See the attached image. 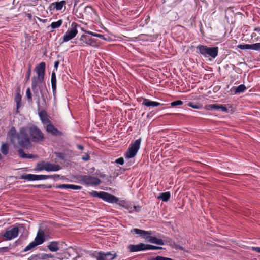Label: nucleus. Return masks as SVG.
Instances as JSON below:
<instances>
[{
	"label": "nucleus",
	"instance_id": "nucleus-1",
	"mask_svg": "<svg viewBox=\"0 0 260 260\" xmlns=\"http://www.w3.org/2000/svg\"><path fill=\"white\" fill-rule=\"evenodd\" d=\"M7 135L12 143H14L17 139L18 145L22 148L17 150L18 155L20 157L29 159L37 157V155L32 154H26L22 149H28L31 146L29 136L24 128H21L19 132H17L15 127H12L8 131Z\"/></svg>",
	"mask_w": 260,
	"mask_h": 260
},
{
	"label": "nucleus",
	"instance_id": "nucleus-2",
	"mask_svg": "<svg viewBox=\"0 0 260 260\" xmlns=\"http://www.w3.org/2000/svg\"><path fill=\"white\" fill-rule=\"evenodd\" d=\"M45 68L46 64L44 62H41L37 65L35 68V71L36 72L37 76H34L32 78L31 88L34 94L38 97L37 103L39 109H40V105L37 87H38L41 98L44 102L46 101V98H47L48 94V91L45 82Z\"/></svg>",
	"mask_w": 260,
	"mask_h": 260
},
{
	"label": "nucleus",
	"instance_id": "nucleus-3",
	"mask_svg": "<svg viewBox=\"0 0 260 260\" xmlns=\"http://www.w3.org/2000/svg\"><path fill=\"white\" fill-rule=\"evenodd\" d=\"M197 52L201 56L211 61L218 55L219 48L218 47H209L206 45H199L196 47Z\"/></svg>",
	"mask_w": 260,
	"mask_h": 260
},
{
	"label": "nucleus",
	"instance_id": "nucleus-4",
	"mask_svg": "<svg viewBox=\"0 0 260 260\" xmlns=\"http://www.w3.org/2000/svg\"><path fill=\"white\" fill-rule=\"evenodd\" d=\"M131 232L133 234H136L139 235L140 236L143 237L149 242L160 245H164V241L161 239H158L156 237L152 236L150 231H146L139 229L134 228L131 230Z\"/></svg>",
	"mask_w": 260,
	"mask_h": 260
},
{
	"label": "nucleus",
	"instance_id": "nucleus-5",
	"mask_svg": "<svg viewBox=\"0 0 260 260\" xmlns=\"http://www.w3.org/2000/svg\"><path fill=\"white\" fill-rule=\"evenodd\" d=\"M90 194L93 197H98L110 203H116L118 201V198L117 197L106 192H98L93 190L90 193Z\"/></svg>",
	"mask_w": 260,
	"mask_h": 260
},
{
	"label": "nucleus",
	"instance_id": "nucleus-6",
	"mask_svg": "<svg viewBox=\"0 0 260 260\" xmlns=\"http://www.w3.org/2000/svg\"><path fill=\"white\" fill-rule=\"evenodd\" d=\"M59 177V175H46L28 174L21 175L20 178L21 179L27 180L28 181H36Z\"/></svg>",
	"mask_w": 260,
	"mask_h": 260
},
{
	"label": "nucleus",
	"instance_id": "nucleus-7",
	"mask_svg": "<svg viewBox=\"0 0 260 260\" xmlns=\"http://www.w3.org/2000/svg\"><path fill=\"white\" fill-rule=\"evenodd\" d=\"M24 229L23 224H19L17 227H10L3 234L2 236L5 238L6 240H10L17 237L19 231Z\"/></svg>",
	"mask_w": 260,
	"mask_h": 260
},
{
	"label": "nucleus",
	"instance_id": "nucleus-8",
	"mask_svg": "<svg viewBox=\"0 0 260 260\" xmlns=\"http://www.w3.org/2000/svg\"><path fill=\"white\" fill-rule=\"evenodd\" d=\"M78 180L83 182L86 185H99L101 181L97 177H92L89 175H80L76 178Z\"/></svg>",
	"mask_w": 260,
	"mask_h": 260
},
{
	"label": "nucleus",
	"instance_id": "nucleus-9",
	"mask_svg": "<svg viewBox=\"0 0 260 260\" xmlns=\"http://www.w3.org/2000/svg\"><path fill=\"white\" fill-rule=\"evenodd\" d=\"M74 43L80 46H84V44L90 45L93 47L96 46V42L91 37L86 35H82L79 39H76Z\"/></svg>",
	"mask_w": 260,
	"mask_h": 260
},
{
	"label": "nucleus",
	"instance_id": "nucleus-10",
	"mask_svg": "<svg viewBox=\"0 0 260 260\" xmlns=\"http://www.w3.org/2000/svg\"><path fill=\"white\" fill-rule=\"evenodd\" d=\"M141 142V139H139L136 140L134 143L131 144L129 147L125 154L126 158H132L135 156L140 148Z\"/></svg>",
	"mask_w": 260,
	"mask_h": 260
},
{
	"label": "nucleus",
	"instance_id": "nucleus-11",
	"mask_svg": "<svg viewBox=\"0 0 260 260\" xmlns=\"http://www.w3.org/2000/svg\"><path fill=\"white\" fill-rule=\"evenodd\" d=\"M29 134L34 142H38L44 139V134L36 126L30 128Z\"/></svg>",
	"mask_w": 260,
	"mask_h": 260
},
{
	"label": "nucleus",
	"instance_id": "nucleus-12",
	"mask_svg": "<svg viewBox=\"0 0 260 260\" xmlns=\"http://www.w3.org/2000/svg\"><path fill=\"white\" fill-rule=\"evenodd\" d=\"M78 26H79V25L75 22H73L72 24L71 28L68 29L65 33L63 37V41L61 43L69 41V40L74 38L77 35L78 33L77 27Z\"/></svg>",
	"mask_w": 260,
	"mask_h": 260
},
{
	"label": "nucleus",
	"instance_id": "nucleus-13",
	"mask_svg": "<svg viewBox=\"0 0 260 260\" xmlns=\"http://www.w3.org/2000/svg\"><path fill=\"white\" fill-rule=\"evenodd\" d=\"M84 15H82V16H78V18L85 19L86 20L93 21V19L96 16V12L94 9H93L90 6H86L84 10Z\"/></svg>",
	"mask_w": 260,
	"mask_h": 260
},
{
	"label": "nucleus",
	"instance_id": "nucleus-14",
	"mask_svg": "<svg viewBox=\"0 0 260 260\" xmlns=\"http://www.w3.org/2000/svg\"><path fill=\"white\" fill-rule=\"evenodd\" d=\"M66 4V2L65 1L52 3L49 6L48 9L50 11H54L55 10L56 11H60L62 10L63 7Z\"/></svg>",
	"mask_w": 260,
	"mask_h": 260
},
{
	"label": "nucleus",
	"instance_id": "nucleus-15",
	"mask_svg": "<svg viewBox=\"0 0 260 260\" xmlns=\"http://www.w3.org/2000/svg\"><path fill=\"white\" fill-rule=\"evenodd\" d=\"M46 129L48 133L51 134L53 136H61L63 135V133L56 128L51 123L46 125Z\"/></svg>",
	"mask_w": 260,
	"mask_h": 260
},
{
	"label": "nucleus",
	"instance_id": "nucleus-16",
	"mask_svg": "<svg viewBox=\"0 0 260 260\" xmlns=\"http://www.w3.org/2000/svg\"><path fill=\"white\" fill-rule=\"evenodd\" d=\"M128 249L131 252H135L140 251L146 250V244L140 243L137 245H129Z\"/></svg>",
	"mask_w": 260,
	"mask_h": 260
},
{
	"label": "nucleus",
	"instance_id": "nucleus-17",
	"mask_svg": "<svg viewBox=\"0 0 260 260\" xmlns=\"http://www.w3.org/2000/svg\"><path fill=\"white\" fill-rule=\"evenodd\" d=\"M45 235L44 231L42 230H39L34 241L38 245H39L43 243L45 241Z\"/></svg>",
	"mask_w": 260,
	"mask_h": 260
},
{
	"label": "nucleus",
	"instance_id": "nucleus-18",
	"mask_svg": "<svg viewBox=\"0 0 260 260\" xmlns=\"http://www.w3.org/2000/svg\"><path fill=\"white\" fill-rule=\"evenodd\" d=\"M61 169V167L59 165H56L49 162H46V171H57Z\"/></svg>",
	"mask_w": 260,
	"mask_h": 260
},
{
	"label": "nucleus",
	"instance_id": "nucleus-19",
	"mask_svg": "<svg viewBox=\"0 0 260 260\" xmlns=\"http://www.w3.org/2000/svg\"><path fill=\"white\" fill-rule=\"evenodd\" d=\"M39 116L40 119L43 124H49L51 123L50 120L48 118V115L47 112L42 110L39 112Z\"/></svg>",
	"mask_w": 260,
	"mask_h": 260
},
{
	"label": "nucleus",
	"instance_id": "nucleus-20",
	"mask_svg": "<svg viewBox=\"0 0 260 260\" xmlns=\"http://www.w3.org/2000/svg\"><path fill=\"white\" fill-rule=\"evenodd\" d=\"M142 104L147 107H156L163 105V104H161L160 103L155 101H151L150 100L146 98H143Z\"/></svg>",
	"mask_w": 260,
	"mask_h": 260
},
{
	"label": "nucleus",
	"instance_id": "nucleus-21",
	"mask_svg": "<svg viewBox=\"0 0 260 260\" xmlns=\"http://www.w3.org/2000/svg\"><path fill=\"white\" fill-rule=\"evenodd\" d=\"M47 248L51 252H56L59 249L58 242L57 241L50 242L47 245Z\"/></svg>",
	"mask_w": 260,
	"mask_h": 260
},
{
	"label": "nucleus",
	"instance_id": "nucleus-22",
	"mask_svg": "<svg viewBox=\"0 0 260 260\" xmlns=\"http://www.w3.org/2000/svg\"><path fill=\"white\" fill-rule=\"evenodd\" d=\"M51 85H52V91L53 93V94L54 95L56 92V75L55 73L53 72L51 75Z\"/></svg>",
	"mask_w": 260,
	"mask_h": 260
},
{
	"label": "nucleus",
	"instance_id": "nucleus-23",
	"mask_svg": "<svg viewBox=\"0 0 260 260\" xmlns=\"http://www.w3.org/2000/svg\"><path fill=\"white\" fill-rule=\"evenodd\" d=\"M92 256L95 257L97 260H107L105 252H99L97 253H93Z\"/></svg>",
	"mask_w": 260,
	"mask_h": 260
},
{
	"label": "nucleus",
	"instance_id": "nucleus-24",
	"mask_svg": "<svg viewBox=\"0 0 260 260\" xmlns=\"http://www.w3.org/2000/svg\"><path fill=\"white\" fill-rule=\"evenodd\" d=\"M21 95L20 93H17L14 99V101L16 103L17 112H18V110L21 106Z\"/></svg>",
	"mask_w": 260,
	"mask_h": 260
},
{
	"label": "nucleus",
	"instance_id": "nucleus-25",
	"mask_svg": "<svg viewBox=\"0 0 260 260\" xmlns=\"http://www.w3.org/2000/svg\"><path fill=\"white\" fill-rule=\"evenodd\" d=\"M158 198L160 199L164 202H167L170 198V193L169 191L161 193Z\"/></svg>",
	"mask_w": 260,
	"mask_h": 260
},
{
	"label": "nucleus",
	"instance_id": "nucleus-26",
	"mask_svg": "<svg viewBox=\"0 0 260 260\" xmlns=\"http://www.w3.org/2000/svg\"><path fill=\"white\" fill-rule=\"evenodd\" d=\"M213 109L216 110H220L222 112H227L228 110L225 106V105H219V104H214Z\"/></svg>",
	"mask_w": 260,
	"mask_h": 260
},
{
	"label": "nucleus",
	"instance_id": "nucleus-27",
	"mask_svg": "<svg viewBox=\"0 0 260 260\" xmlns=\"http://www.w3.org/2000/svg\"><path fill=\"white\" fill-rule=\"evenodd\" d=\"M46 162L43 161L38 162L36 165V168L35 170L36 171H42L46 170Z\"/></svg>",
	"mask_w": 260,
	"mask_h": 260
},
{
	"label": "nucleus",
	"instance_id": "nucleus-28",
	"mask_svg": "<svg viewBox=\"0 0 260 260\" xmlns=\"http://www.w3.org/2000/svg\"><path fill=\"white\" fill-rule=\"evenodd\" d=\"M1 151L2 153L5 155H6L9 153V145L7 143H3L1 148Z\"/></svg>",
	"mask_w": 260,
	"mask_h": 260
},
{
	"label": "nucleus",
	"instance_id": "nucleus-29",
	"mask_svg": "<svg viewBox=\"0 0 260 260\" xmlns=\"http://www.w3.org/2000/svg\"><path fill=\"white\" fill-rule=\"evenodd\" d=\"M235 93H240L243 92L246 89V86L244 84H241L238 87L235 88Z\"/></svg>",
	"mask_w": 260,
	"mask_h": 260
},
{
	"label": "nucleus",
	"instance_id": "nucleus-30",
	"mask_svg": "<svg viewBox=\"0 0 260 260\" xmlns=\"http://www.w3.org/2000/svg\"><path fill=\"white\" fill-rule=\"evenodd\" d=\"M62 23H63L62 20L60 19L56 22H53L51 24L50 27L52 29L58 28L62 25Z\"/></svg>",
	"mask_w": 260,
	"mask_h": 260
},
{
	"label": "nucleus",
	"instance_id": "nucleus-31",
	"mask_svg": "<svg viewBox=\"0 0 260 260\" xmlns=\"http://www.w3.org/2000/svg\"><path fill=\"white\" fill-rule=\"evenodd\" d=\"M38 245L36 242L34 241L33 242L30 243L28 245H27L24 249V251H29L32 248H35L36 246Z\"/></svg>",
	"mask_w": 260,
	"mask_h": 260
},
{
	"label": "nucleus",
	"instance_id": "nucleus-32",
	"mask_svg": "<svg viewBox=\"0 0 260 260\" xmlns=\"http://www.w3.org/2000/svg\"><path fill=\"white\" fill-rule=\"evenodd\" d=\"M26 96L29 103H32V94L31 92L30 88H27L26 91Z\"/></svg>",
	"mask_w": 260,
	"mask_h": 260
},
{
	"label": "nucleus",
	"instance_id": "nucleus-33",
	"mask_svg": "<svg viewBox=\"0 0 260 260\" xmlns=\"http://www.w3.org/2000/svg\"><path fill=\"white\" fill-rule=\"evenodd\" d=\"M105 254L107 260H113L117 257L116 253L112 254L110 252H105Z\"/></svg>",
	"mask_w": 260,
	"mask_h": 260
},
{
	"label": "nucleus",
	"instance_id": "nucleus-34",
	"mask_svg": "<svg viewBox=\"0 0 260 260\" xmlns=\"http://www.w3.org/2000/svg\"><path fill=\"white\" fill-rule=\"evenodd\" d=\"M170 245L171 246V247L173 248H174L176 250H183L184 248L181 246L180 245L176 244L174 242L171 241V243H170Z\"/></svg>",
	"mask_w": 260,
	"mask_h": 260
},
{
	"label": "nucleus",
	"instance_id": "nucleus-35",
	"mask_svg": "<svg viewBox=\"0 0 260 260\" xmlns=\"http://www.w3.org/2000/svg\"><path fill=\"white\" fill-rule=\"evenodd\" d=\"M157 249H163L161 247H158L149 244H146V250H157Z\"/></svg>",
	"mask_w": 260,
	"mask_h": 260
},
{
	"label": "nucleus",
	"instance_id": "nucleus-36",
	"mask_svg": "<svg viewBox=\"0 0 260 260\" xmlns=\"http://www.w3.org/2000/svg\"><path fill=\"white\" fill-rule=\"evenodd\" d=\"M251 44H240L238 45V48L240 49H251Z\"/></svg>",
	"mask_w": 260,
	"mask_h": 260
},
{
	"label": "nucleus",
	"instance_id": "nucleus-37",
	"mask_svg": "<svg viewBox=\"0 0 260 260\" xmlns=\"http://www.w3.org/2000/svg\"><path fill=\"white\" fill-rule=\"evenodd\" d=\"M187 105L190 107H192L196 109H200L202 107V106L200 105L199 104H194L192 102L188 103L187 104Z\"/></svg>",
	"mask_w": 260,
	"mask_h": 260
},
{
	"label": "nucleus",
	"instance_id": "nucleus-38",
	"mask_svg": "<svg viewBox=\"0 0 260 260\" xmlns=\"http://www.w3.org/2000/svg\"><path fill=\"white\" fill-rule=\"evenodd\" d=\"M251 50H257L260 51V43H257L253 44H251Z\"/></svg>",
	"mask_w": 260,
	"mask_h": 260
},
{
	"label": "nucleus",
	"instance_id": "nucleus-39",
	"mask_svg": "<svg viewBox=\"0 0 260 260\" xmlns=\"http://www.w3.org/2000/svg\"><path fill=\"white\" fill-rule=\"evenodd\" d=\"M183 102L181 100L175 101L171 103V106L172 107H176L179 105H182L183 104Z\"/></svg>",
	"mask_w": 260,
	"mask_h": 260
},
{
	"label": "nucleus",
	"instance_id": "nucleus-40",
	"mask_svg": "<svg viewBox=\"0 0 260 260\" xmlns=\"http://www.w3.org/2000/svg\"><path fill=\"white\" fill-rule=\"evenodd\" d=\"M31 66L29 65V68L28 69L26 75L25 76V80L26 82H28L29 80L30 77L31 75Z\"/></svg>",
	"mask_w": 260,
	"mask_h": 260
},
{
	"label": "nucleus",
	"instance_id": "nucleus-41",
	"mask_svg": "<svg viewBox=\"0 0 260 260\" xmlns=\"http://www.w3.org/2000/svg\"><path fill=\"white\" fill-rule=\"evenodd\" d=\"M82 187L81 186L75 185L73 184H69L68 189H73V190H79L81 189Z\"/></svg>",
	"mask_w": 260,
	"mask_h": 260
},
{
	"label": "nucleus",
	"instance_id": "nucleus-42",
	"mask_svg": "<svg viewBox=\"0 0 260 260\" xmlns=\"http://www.w3.org/2000/svg\"><path fill=\"white\" fill-rule=\"evenodd\" d=\"M55 154L56 156L59 158L60 159L64 160H65V156L64 153L62 152H55Z\"/></svg>",
	"mask_w": 260,
	"mask_h": 260
},
{
	"label": "nucleus",
	"instance_id": "nucleus-43",
	"mask_svg": "<svg viewBox=\"0 0 260 260\" xmlns=\"http://www.w3.org/2000/svg\"><path fill=\"white\" fill-rule=\"evenodd\" d=\"M40 254L32 255L27 260H41Z\"/></svg>",
	"mask_w": 260,
	"mask_h": 260
},
{
	"label": "nucleus",
	"instance_id": "nucleus-44",
	"mask_svg": "<svg viewBox=\"0 0 260 260\" xmlns=\"http://www.w3.org/2000/svg\"><path fill=\"white\" fill-rule=\"evenodd\" d=\"M34 187L36 188H51L52 186L51 185L47 186L46 185L41 184V185H34Z\"/></svg>",
	"mask_w": 260,
	"mask_h": 260
},
{
	"label": "nucleus",
	"instance_id": "nucleus-45",
	"mask_svg": "<svg viewBox=\"0 0 260 260\" xmlns=\"http://www.w3.org/2000/svg\"><path fill=\"white\" fill-rule=\"evenodd\" d=\"M10 250V248L9 247H3L0 248V253H4L5 252H8Z\"/></svg>",
	"mask_w": 260,
	"mask_h": 260
},
{
	"label": "nucleus",
	"instance_id": "nucleus-46",
	"mask_svg": "<svg viewBox=\"0 0 260 260\" xmlns=\"http://www.w3.org/2000/svg\"><path fill=\"white\" fill-rule=\"evenodd\" d=\"M41 260H48V254L40 253Z\"/></svg>",
	"mask_w": 260,
	"mask_h": 260
},
{
	"label": "nucleus",
	"instance_id": "nucleus-47",
	"mask_svg": "<svg viewBox=\"0 0 260 260\" xmlns=\"http://www.w3.org/2000/svg\"><path fill=\"white\" fill-rule=\"evenodd\" d=\"M115 162L117 164L122 165L124 164V159L123 157H120V158L116 159Z\"/></svg>",
	"mask_w": 260,
	"mask_h": 260
},
{
	"label": "nucleus",
	"instance_id": "nucleus-48",
	"mask_svg": "<svg viewBox=\"0 0 260 260\" xmlns=\"http://www.w3.org/2000/svg\"><path fill=\"white\" fill-rule=\"evenodd\" d=\"M69 184H61L56 186L57 188L60 189H68Z\"/></svg>",
	"mask_w": 260,
	"mask_h": 260
},
{
	"label": "nucleus",
	"instance_id": "nucleus-49",
	"mask_svg": "<svg viewBox=\"0 0 260 260\" xmlns=\"http://www.w3.org/2000/svg\"><path fill=\"white\" fill-rule=\"evenodd\" d=\"M85 32L89 35H90L92 36H94V37H98L99 36V34H97V33H95V32H93L92 31H85Z\"/></svg>",
	"mask_w": 260,
	"mask_h": 260
},
{
	"label": "nucleus",
	"instance_id": "nucleus-50",
	"mask_svg": "<svg viewBox=\"0 0 260 260\" xmlns=\"http://www.w3.org/2000/svg\"><path fill=\"white\" fill-rule=\"evenodd\" d=\"M206 109L208 110H213L214 107V104H209L207 105H206Z\"/></svg>",
	"mask_w": 260,
	"mask_h": 260
},
{
	"label": "nucleus",
	"instance_id": "nucleus-51",
	"mask_svg": "<svg viewBox=\"0 0 260 260\" xmlns=\"http://www.w3.org/2000/svg\"><path fill=\"white\" fill-rule=\"evenodd\" d=\"M82 159L85 161H87L90 159V156L86 154L85 156H84L82 157Z\"/></svg>",
	"mask_w": 260,
	"mask_h": 260
},
{
	"label": "nucleus",
	"instance_id": "nucleus-52",
	"mask_svg": "<svg viewBox=\"0 0 260 260\" xmlns=\"http://www.w3.org/2000/svg\"><path fill=\"white\" fill-rule=\"evenodd\" d=\"M252 249L253 250V251H255L258 253H260V247H252Z\"/></svg>",
	"mask_w": 260,
	"mask_h": 260
},
{
	"label": "nucleus",
	"instance_id": "nucleus-53",
	"mask_svg": "<svg viewBox=\"0 0 260 260\" xmlns=\"http://www.w3.org/2000/svg\"><path fill=\"white\" fill-rule=\"evenodd\" d=\"M59 64V60H57V61H55L54 64V68L56 69V70L57 69V68L58 67Z\"/></svg>",
	"mask_w": 260,
	"mask_h": 260
},
{
	"label": "nucleus",
	"instance_id": "nucleus-54",
	"mask_svg": "<svg viewBox=\"0 0 260 260\" xmlns=\"http://www.w3.org/2000/svg\"><path fill=\"white\" fill-rule=\"evenodd\" d=\"M98 38H100L101 39L104 40H107V39L106 38L105 36L104 35H101V34H99V35Z\"/></svg>",
	"mask_w": 260,
	"mask_h": 260
},
{
	"label": "nucleus",
	"instance_id": "nucleus-55",
	"mask_svg": "<svg viewBox=\"0 0 260 260\" xmlns=\"http://www.w3.org/2000/svg\"><path fill=\"white\" fill-rule=\"evenodd\" d=\"M77 148L79 150H82L84 149V147L82 145H77Z\"/></svg>",
	"mask_w": 260,
	"mask_h": 260
},
{
	"label": "nucleus",
	"instance_id": "nucleus-56",
	"mask_svg": "<svg viewBox=\"0 0 260 260\" xmlns=\"http://www.w3.org/2000/svg\"><path fill=\"white\" fill-rule=\"evenodd\" d=\"M48 259L49 258H53L54 257V255L51 253L48 254Z\"/></svg>",
	"mask_w": 260,
	"mask_h": 260
},
{
	"label": "nucleus",
	"instance_id": "nucleus-57",
	"mask_svg": "<svg viewBox=\"0 0 260 260\" xmlns=\"http://www.w3.org/2000/svg\"><path fill=\"white\" fill-rule=\"evenodd\" d=\"M134 210L136 211H139V207H137L135 206H134Z\"/></svg>",
	"mask_w": 260,
	"mask_h": 260
},
{
	"label": "nucleus",
	"instance_id": "nucleus-58",
	"mask_svg": "<svg viewBox=\"0 0 260 260\" xmlns=\"http://www.w3.org/2000/svg\"><path fill=\"white\" fill-rule=\"evenodd\" d=\"M26 15H27V17H28L29 19H31L32 15H31V14L28 13V14H26Z\"/></svg>",
	"mask_w": 260,
	"mask_h": 260
},
{
	"label": "nucleus",
	"instance_id": "nucleus-59",
	"mask_svg": "<svg viewBox=\"0 0 260 260\" xmlns=\"http://www.w3.org/2000/svg\"><path fill=\"white\" fill-rule=\"evenodd\" d=\"M145 36V35H140V38L141 39H144V37Z\"/></svg>",
	"mask_w": 260,
	"mask_h": 260
},
{
	"label": "nucleus",
	"instance_id": "nucleus-60",
	"mask_svg": "<svg viewBox=\"0 0 260 260\" xmlns=\"http://www.w3.org/2000/svg\"><path fill=\"white\" fill-rule=\"evenodd\" d=\"M82 15H84V14H82V13H79V15H77V17H78V16H82Z\"/></svg>",
	"mask_w": 260,
	"mask_h": 260
},
{
	"label": "nucleus",
	"instance_id": "nucleus-61",
	"mask_svg": "<svg viewBox=\"0 0 260 260\" xmlns=\"http://www.w3.org/2000/svg\"><path fill=\"white\" fill-rule=\"evenodd\" d=\"M151 113H148L147 117H149L150 116V115L151 114Z\"/></svg>",
	"mask_w": 260,
	"mask_h": 260
}]
</instances>
